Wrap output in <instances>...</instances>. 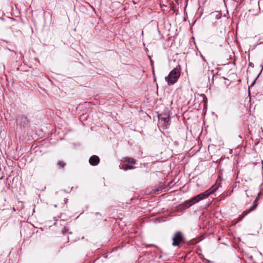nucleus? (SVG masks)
<instances>
[{
  "mask_svg": "<svg viewBox=\"0 0 263 263\" xmlns=\"http://www.w3.org/2000/svg\"><path fill=\"white\" fill-rule=\"evenodd\" d=\"M58 164L61 166L62 167H64V166H65V163L64 162H63V161H60L59 163H58Z\"/></svg>",
  "mask_w": 263,
  "mask_h": 263,
  "instance_id": "0eeeda50",
  "label": "nucleus"
},
{
  "mask_svg": "<svg viewBox=\"0 0 263 263\" xmlns=\"http://www.w3.org/2000/svg\"><path fill=\"white\" fill-rule=\"evenodd\" d=\"M135 162L133 159L130 158H126L123 162L122 168L124 170L128 169H133V167L129 164H134Z\"/></svg>",
  "mask_w": 263,
  "mask_h": 263,
  "instance_id": "7ed1b4c3",
  "label": "nucleus"
},
{
  "mask_svg": "<svg viewBox=\"0 0 263 263\" xmlns=\"http://www.w3.org/2000/svg\"><path fill=\"white\" fill-rule=\"evenodd\" d=\"M159 119L164 121H166V122H167V120H168L167 118H163V117H159Z\"/></svg>",
  "mask_w": 263,
  "mask_h": 263,
  "instance_id": "6e6552de",
  "label": "nucleus"
},
{
  "mask_svg": "<svg viewBox=\"0 0 263 263\" xmlns=\"http://www.w3.org/2000/svg\"><path fill=\"white\" fill-rule=\"evenodd\" d=\"M262 164H263V161H262Z\"/></svg>",
  "mask_w": 263,
  "mask_h": 263,
  "instance_id": "1a4fd4ad",
  "label": "nucleus"
},
{
  "mask_svg": "<svg viewBox=\"0 0 263 263\" xmlns=\"http://www.w3.org/2000/svg\"><path fill=\"white\" fill-rule=\"evenodd\" d=\"M218 186L219 185L217 183H215L208 190L206 191L203 193L198 195L196 197L187 201L186 203L185 206L188 208L193 204L205 198L208 197L210 195L216 191L218 188Z\"/></svg>",
  "mask_w": 263,
  "mask_h": 263,
  "instance_id": "f257e3e1",
  "label": "nucleus"
},
{
  "mask_svg": "<svg viewBox=\"0 0 263 263\" xmlns=\"http://www.w3.org/2000/svg\"><path fill=\"white\" fill-rule=\"evenodd\" d=\"M183 236L181 232H177L173 238V245L174 246H178L179 243L183 241Z\"/></svg>",
  "mask_w": 263,
  "mask_h": 263,
  "instance_id": "20e7f679",
  "label": "nucleus"
},
{
  "mask_svg": "<svg viewBox=\"0 0 263 263\" xmlns=\"http://www.w3.org/2000/svg\"><path fill=\"white\" fill-rule=\"evenodd\" d=\"M180 74V68L178 67L173 69L170 72L168 76L165 78V80L167 82L168 84L170 85L174 84L179 78Z\"/></svg>",
  "mask_w": 263,
  "mask_h": 263,
  "instance_id": "f03ea898",
  "label": "nucleus"
},
{
  "mask_svg": "<svg viewBox=\"0 0 263 263\" xmlns=\"http://www.w3.org/2000/svg\"><path fill=\"white\" fill-rule=\"evenodd\" d=\"M89 161L91 165H96L99 163L100 159L97 156L94 155L90 158Z\"/></svg>",
  "mask_w": 263,
  "mask_h": 263,
  "instance_id": "39448f33",
  "label": "nucleus"
},
{
  "mask_svg": "<svg viewBox=\"0 0 263 263\" xmlns=\"http://www.w3.org/2000/svg\"><path fill=\"white\" fill-rule=\"evenodd\" d=\"M260 194H259L257 196V197L256 198L255 200H254V202H253V205L252 206V207L251 208L250 210H249V212L251 211H252L254 209H255L257 206V204L256 203V202H257V201L259 200V196H260Z\"/></svg>",
  "mask_w": 263,
  "mask_h": 263,
  "instance_id": "423d86ee",
  "label": "nucleus"
}]
</instances>
